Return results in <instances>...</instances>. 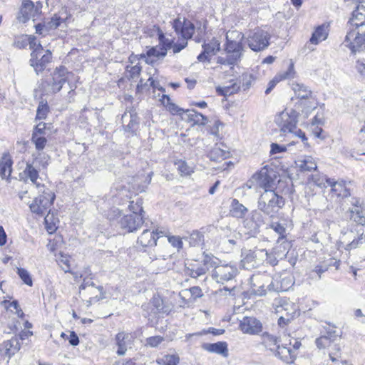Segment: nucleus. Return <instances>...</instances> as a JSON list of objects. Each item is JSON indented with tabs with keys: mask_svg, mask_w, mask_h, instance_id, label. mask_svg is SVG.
<instances>
[{
	"mask_svg": "<svg viewBox=\"0 0 365 365\" xmlns=\"http://www.w3.org/2000/svg\"><path fill=\"white\" fill-rule=\"evenodd\" d=\"M220 36L219 37H212L209 43H207V63H210L209 56L215 55L220 50Z\"/></svg>",
	"mask_w": 365,
	"mask_h": 365,
	"instance_id": "4c0bfd02",
	"label": "nucleus"
},
{
	"mask_svg": "<svg viewBox=\"0 0 365 365\" xmlns=\"http://www.w3.org/2000/svg\"><path fill=\"white\" fill-rule=\"evenodd\" d=\"M126 71L128 73L127 77L129 79H134L140 75L141 72V66L139 65H135L131 66L130 69H128V66H127Z\"/></svg>",
	"mask_w": 365,
	"mask_h": 365,
	"instance_id": "0e129e2a",
	"label": "nucleus"
},
{
	"mask_svg": "<svg viewBox=\"0 0 365 365\" xmlns=\"http://www.w3.org/2000/svg\"><path fill=\"white\" fill-rule=\"evenodd\" d=\"M364 242H365V238L362 235L360 236H356L354 233V237H353L350 243H348V247L346 250L356 248L359 244H362Z\"/></svg>",
	"mask_w": 365,
	"mask_h": 365,
	"instance_id": "69168bd1",
	"label": "nucleus"
},
{
	"mask_svg": "<svg viewBox=\"0 0 365 365\" xmlns=\"http://www.w3.org/2000/svg\"><path fill=\"white\" fill-rule=\"evenodd\" d=\"M279 339L267 332L262 335V343L271 351H274L279 345Z\"/></svg>",
	"mask_w": 365,
	"mask_h": 365,
	"instance_id": "c9c22d12",
	"label": "nucleus"
},
{
	"mask_svg": "<svg viewBox=\"0 0 365 365\" xmlns=\"http://www.w3.org/2000/svg\"><path fill=\"white\" fill-rule=\"evenodd\" d=\"M143 217L137 214L124 215L118 220V227L125 232H135L143 225Z\"/></svg>",
	"mask_w": 365,
	"mask_h": 365,
	"instance_id": "9b49d317",
	"label": "nucleus"
},
{
	"mask_svg": "<svg viewBox=\"0 0 365 365\" xmlns=\"http://www.w3.org/2000/svg\"><path fill=\"white\" fill-rule=\"evenodd\" d=\"M255 258L256 254L254 252H251V250H250L241 260L242 267L247 269L255 267L256 264Z\"/></svg>",
	"mask_w": 365,
	"mask_h": 365,
	"instance_id": "a18cd8bd",
	"label": "nucleus"
},
{
	"mask_svg": "<svg viewBox=\"0 0 365 365\" xmlns=\"http://www.w3.org/2000/svg\"><path fill=\"white\" fill-rule=\"evenodd\" d=\"M173 28L175 31L180 35L182 38V42L173 43L172 48L173 53H179L187 44V40L190 38L194 33V24L190 21H185V19L178 18L175 19L173 23Z\"/></svg>",
	"mask_w": 365,
	"mask_h": 365,
	"instance_id": "423d86ee",
	"label": "nucleus"
},
{
	"mask_svg": "<svg viewBox=\"0 0 365 365\" xmlns=\"http://www.w3.org/2000/svg\"><path fill=\"white\" fill-rule=\"evenodd\" d=\"M150 303L153 307L154 312L158 314H169L174 307L168 299H163L158 294L154 295Z\"/></svg>",
	"mask_w": 365,
	"mask_h": 365,
	"instance_id": "2eb2a0df",
	"label": "nucleus"
},
{
	"mask_svg": "<svg viewBox=\"0 0 365 365\" xmlns=\"http://www.w3.org/2000/svg\"><path fill=\"white\" fill-rule=\"evenodd\" d=\"M245 35L237 30H230L226 33V44L225 51L226 57H215L217 63L223 65H235L237 63L245 52L243 41Z\"/></svg>",
	"mask_w": 365,
	"mask_h": 365,
	"instance_id": "7ed1b4c3",
	"label": "nucleus"
},
{
	"mask_svg": "<svg viewBox=\"0 0 365 365\" xmlns=\"http://www.w3.org/2000/svg\"><path fill=\"white\" fill-rule=\"evenodd\" d=\"M265 278H267V277L261 274H253L250 277L252 294L258 296H264L266 294L264 283Z\"/></svg>",
	"mask_w": 365,
	"mask_h": 365,
	"instance_id": "aec40b11",
	"label": "nucleus"
},
{
	"mask_svg": "<svg viewBox=\"0 0 365 365\" xmlns=\"http://www.w3.org/2000/svg\"><path fill=\"white\" fill-rule=\"evenodd\" d=\"M297 168L303 172L315 170L317 168V163L311 156H304L296 162Z\"/></svg>",
	"mask_w": 365,
	"mask_h": 365,
	"instance_id": "bb28decb",
	"label": "nucleus"
},
{
	"mask_svg": "<svg viewBox=\"0 0 365 365\" xmlns=\"http://www.w3.org/2000/svg\"><path fill=\"white\" fill-rule=\"evenodd\" d=\"M267 177L265 173H260L255 174L252 179L258 180L259 186L264 188V191L258 200L259 210L267 215L272 216L279 208L282 207L284 201L283 197L277 195L273 190L268 189L269 183Z\"/></svg>",
	"mask_w": 365,
	"mask_h": 365,
	"instance_id": "f03ea898",
	"label": "nucleus"
},
{
	"mask_svg": "<svg viewBox=\"0 0 365 365\" xmlns=\"http://www.w3.org/2000/svg\"><path fill=\"white\" fill-rule=\"evenodd\" d=\"M44 222L46 230L51 234L56 230L57 224L59 222V220L55 215V213L50 210L44 217Z\"/></svg>",
	"mask_w": 365,
	"mask_h": 365,
	"instance_id": "2f4dec72",
	"label": "nucleus"
},
{
	"mask_svg": "<svg viewBox=\"0 0 365 365\" xmlns=\"http://www.w3.org/2000/svg\"><path fill=\"white\" fill-rule=\"evenodd\" d=\"M172 264L170 255H168V257L155 258L152 262V265L153 267H158V269L160 272L170 269Z\"/></svg>",
	"mask_w": 365,
	"mask_h": 365,
	"instance_id": "ea45409f",
	"label": "nucleus"
},
{
	"mask_svg": "<svg viewBox=\"0 0 365 365\" xmlns=\"http://www.w3.org/2000/svg\"><path fill=\"white\" fill-rule=\"evenodd\" d=\"M51 59L52 54L49 50H47L46 53L41 55V53H39V49L37 48L32 51L29 63L30 66L34 68L36 74L38 75L39 73L45 70L46 65L51 62Z\"/></svg>",
	"mask_w": 365,
	"mask_h": 365,
	"instance_id": "9d476101",
	"label": "nucleus"
},
{
	"mask_svg": "<svg viewBox=\"0 0 365 365\" xmlns=\"http://www.w3.org/2000/svg\"><path fill=\"white\" fill-rule=\"evenodd\" d=\"M239 327L243 333L248 334H257L262 330V324L260 321L253 317H243Z\"/></svg>",
	"mask_w": 365,
	"mask_h": 365,
	"instance_id": "4468645a",
	"label": "nucleus"
},
{
	"mask_svg": "<svg viewBox=\"0 0 365 365\" xmlns=\"http://www.w3.org/2000/svg\"><path fill=\"white\" fill-rule=\"evenodd\" d=\"M158 362L162 365H177L179 363V358L175 355H165Z\"/></svg>",
	"mask_w": 365,
	"mask_h": 365,
	"instance_id": "5fc2aeb1",
	"label": "nucleus"
},
{
	"mask_svg": "<svg viewBox=\"0 0 365 365\" xmlns=\"http://www.w3.org/2000/svg\"><path fill=\"white\" fill-rule=\"evenodd\" d=\"M17 274L26 284L32 286L33 282L31 277L26 269L24 268H17Z\"/></svg>",
	"mask_w": 365,
	"mask_h": 365,
	"instance_id": "4d7b16f0",
	"label": "nucleus"
},
{
	"mask_svg": "<svg viewBox=\"0 0 365 365\" xmlns=\"http://www.w3.org/2000/svg\"><path fill=\"white\" fill-rule=\"evenodd\" d=\"M163 100H166V108L173 115H181L182 118V119H185L184 115V112H185V110L179 108L176 104H175L174 103H173L171 101V99L170 98V97L167 95H163ZM163 102H165V101H163Z\"/></svg>",
	"mask_w": 365,
	"mask_h": 365,
	"instance_id": "79ce46f5",
	"label": "nucleus"
},
{
	"mask_svg": "<svg viewBox=\"0 0 365 365\" xmlns=\"http://www.w3.org/2000/svg\"><path fill=\"white\" fill-rule=\"evenodd\" d=\"M327 37V32L323 26H318L310 38V42L313 44H318L319 42L325 40Z\"/></svg>",
	"mask_w": 365,
	"mask_h": 365,
	"instance_id": "37998d69",
	"label": "nucleus"
},
{
	"mask_svg": "<svg viewBox=\"0 0 365 365\" xmlns=\"http://www.w3.org/2000/svg\"><path fill=\"white\" fill-rule=\"evenodd\" d=\"M231 215L236 218H244L248 212V209L237 199H232L230 205Z\"/></svg>",
	"mask_w": 365,
	"mask_h": 365,
	"instance_id": "a878e982",
	"label": "nucleus"
},
{
	"mask_svg": "<svg viewBox=\"0 0 365 365\" xmlns=\"http://www.w3.org/2000/svg\"><path fill=\"white\" fill-rule=\"evenodd\" d=\"M175 165L177 166L178 170H179V172L180 173V174L182 175H188L191 173H192V168L188 166L187 164L186 163V162H185L183 160H180L177 161L175 163Z\"/></svg>",
	"mask_w": 365,
	"mask_h": 365,
	"instance_id": "13d9d810",
	"label": "nucleus"
},
{
	"mask_svg": "<svg viewBox=\"0 0 365 365\" xmlns=\"http://www.w3.org/2000/svg\"><path fill=\"white\" fill-rule=\"evenodd\" d=\"M190 243L195 246L203 241L204 235L202 232L195 230L193 231L192 233L190 235Z\"/></svg>",
	"mask_w": 365,
	"mask_h": 365,
	"instance_id": "338daca9",
	"label": "nucleus"
},
{
	"mask_svg": "<svg viewBox=\"0 0 365 365\" xmlns=\"http://www.w3.org/2000/svg\"><path fill=\"white\" fill-rule=\"evenodd\" d=\"M38 192H41V194L34 200L30 204L29 207L33 213L43 216L47 211L51 210V208L56 198V195L54 192L48 188L38 190Z\"/></svg>",
	"mask_w": 365,
	"mask_h": 365,
	"instance_id": "0eeeda50",
	"label": "nucleus"
},
{
	"mask_svg": "<svg viewBox=\"0 0 365 365\" xmlns=\"http://www.w3.org/2000/svg\"><path fill=\"white\" fill-rule=\"evenodd\" d=\"M298 115L295 110L286 108L276 115L274 122L284 134L292 133L297 129Z\"/></svg>",
	"mask_w": 365,
	"mask_h": 365,
	"instance_id": "6e6552de",
	"label": "nucleus"
},
{
	"mask_svg": "<svg viewBox=\"0 0 365 365\" xmlns=\"http://www.w3.org/2000/svg\"><path fill=\"white\" fill-rule=\"evenodd\" d=\"M277 351V354L284 361L287 363L292 362L293 361V356H292V351L290 349V348L284 346H279L277 347V349L274 350Z\"/></svg>",
	"mask_w": 365,
	"mask_h": 365,
	"instance_id": "c03bdc74",
	"label": "nucleus"
},
{
	"mask_svg": "<svg viewBox=\"0 0 365 365\" xmlns=\"http://www.w3.org/2000/svg\"><path fill=\"white\" fill-rule=\"evenodd\" d=\"M49 127L47 126V124L43 122H40L36 126H34L32 135H36L37 136H44L46 137L48 135V131L49 130Z\"/></svg>",
	"mask_w": 365,
	"mask_h": 365,
	"instance_id": "8fccbe9b",
	"label": "nucleus"
},
{
	"mask_svg": "<svg viewBox=\"0 0 365 365\" xmlns=\"http://www.w3.org/2000/svg\"><path fill=\"white\" fill-rule=\"evenodd\" d=\"M106 216L110 221H117V223L118 224V220L123 215L118 208L112 207L108 211Z\"/></svg>",
	"mask_w": 365,
	"mask_h": 365,
	"instance_id": "680f3d73",
	"label": "nucleus"
},
{
	"mask_svg": "<svg viewBox=\"0 0 365 365\" xmlns=\"http://www.w3.org/2000/svg\"><path fill=\"white\" fill-rule=\"evenodd\" d=\"M353 237H354V232L351 230L342 232L339 242L345 250H347L348 243H350Z\"/></svg>",
	"mask_w": 365,
	"mask_h": 365,
	"instance_id": "052dcab7",
	"label": "nucleus"
},
{
	"mask_svg": "<svg viewBox=\"0 0 365 365\" xmlns=\"http://www.w3.org/2000/svg\"><path fill=\"white\" fill-rule=\"evenodd\" d=\"M46 22V27L48 29V31L56 29L63 22V19L57 15H54L52 18Z\"/></svg>",
	"mask_w": 365,
	"mask_h": 365,
	"instance_id": "603ef678",
	"label": "nucleus"
},
{
	"mask_svg": "<svg viewBox=\"0 0 365 365\" xmlns=\"http://www.w3.org/2000/svg\"><path fill=\"white\" fill-rule=\"evenodd\" d=\"M338 334L334 329H329L326 335H322L315 341L316 345L319 349H325L331 345V343L337 340Z\"/></svg>",
	"mask_w": 365,
	"mask_h": 365,
	"instance_id": "5701e85b",
	"label": "nucleus"
},
{
	"mask_svg": "<svg viewBox=\"0 0 365 365\" xmlns=\"http://www.w3.org/2000/svg\"><path fill=\"white\" fill-rule=\"evenodd\" d=\"M162 235V232H158L146 229L138 237V243L142 247H153L156 245L158 239L163 236Z\"/></svg>",
	"mask_w": 365,
	"mask_h": 365,
	"instance_id": "f3484780",
	"label": "nucleus"
},
{
	"mask_svg": "<svg viewBox=\"0 0 365 365\" xmlns=\"http://www.w3.org/2000/svg\"><path fill=\"white\" fill-rule=\"evenodd\" d=\"M205 334V330L202 329L201 331L192 334H187L185 335V341H189L194 345H200L203 349H205V343L203 340V336Z\"/></svg>",
	"mask_w": 365,
	"mask_h": 365,
	"instance_id": "f704fd0d",
	"label": "nucleus"
},
{
	"mask_svg": "<svg viewBox=\"0 0 365 365\" xmlns=\"http://www.w3.org/2000/svg\"><path fill=\"white\" fill-rule=\"evenodd\" d=\"M164 341V338L161 336H153L146 339V346L150 347H157Z\"/></svg>",
	"mask_w": 365,
	"mask_h": 365,
	"instance_id": "e2e57ef3",
	"label": "nucleus"
},
{
	"mask_svg": "<svg viewBox=\"0 0 365 365\" xmlns=\"http://www.w3.org/2000/svg\"><path fill=\"white\" fill-rule=\"evenodd\" d=\"M13 160L9 153H3L0 158V176L2 180H8L12 172Z\"/></svg>",
	"mask_w": 365,
	"mask_h": 365,
	"instance_id": "4be33fe9",
	"label": "nucleus"
},
{
	"mask_svg": "<svg viewBox=\"0 0 365 365\" xmlns=\"http://www.w3.org/2000/svg\"><path fill=\"white\" fill-rule=\"evenodd\" d=\"M327 185L331 187V192L335 193L337 196L339 195V192H342L345 187L343 183L336 182L334 179L327 180Z\"/></svg>",
	"mask_w": 365,
	"mask_h": 365,
	"instance_id": "bf43d9fd",
	"label": "nucleus"
},
{
	"mask_svg": "<svg viewBox=\"0 0 365 365\" xmlns=\"http://www.w3.org/2000/svg\"><path fill=\"white\" fill-rule=\"evenodd\" d=\"M28 38V44L29 45V47L31 49L34 51L35 49H39V53H42L43 47L42 46L38 43L36 42V38L34 36H27Z\"/></svg>",
	"mask_w": 365,
	"mask_h": 365,
	"instance_id": "774afa93",
	"label": "nucleus"
},
{
	"mask_svg": "<svg viewBox=\"0 0 365 365\" xmlns=\"http://www.w3.org/2000/svg\"><path fill=\"white\" fill-rule=\"evenodd\" d=\"M286 317H291L292 319L297 315V307L296 304L284 302L280 307H278L277 312L282 313Z\"/></svg>",
	"mask_w": 365,
	"mask_h": 365,
	"instance_id": "e433bc0d",
	"label": "nucleus"
},
{
	"mask_svg": "<svg viewBox=\"0 0 365 365\" xmlns=\"http://www.w3.org/2000/svg\"><path fill=\"white\" fill-rule=\"evenodd\" d=\"M293 91H294L296 96L298 98H299V101L308 100L312 97V92L307 88L303 84L296 83L292 85Z\"/></svg>",
	"mask_w": 365,
	"mask_h": 365,
	"instance_id": "c756f323",
	"label": "nucleus"
},
{
	"mask_svg": "<svg viewBox=\"0 0 365 365\" xmlns=\"http://www.w3.org/2000/svg\"><path fill=\"white\" fill-rule=\"evenodd\" d=\"M297 104V108H301L302 113L304 114L306 117L317 106L316 100L314 98L299 101Z\"/></svg>",
	"mask_w": 365,
	"mask_h": 365,
	"instance_id": "473e14b6",
	"label": "nucleus"
},
{
	"mask_svg": "<svg viewBox=\"0 0 365 365\" xmlns=\"http://www.w3.org/2000/svg\"><path fill=\"white\" fill-rule=\"evenodd\" d=\"M351 217L354 218V221L358 223L363 224L365 222L363 210L361 206H356V207H353L351 210Z\"/></svg>",
	"mask_w": 365,
	"mask_h": 365,
	"instance_id": "864d4df0",
	"label": "nucleus"
},
{
	"mask_svg": "<svg viewBox=\"0 0 365 365\" xmlns=\"http://www.w3.org/2000/svg\"><path fill=\"white\" fill-rule=\"evenodd\" d=\"M49 111V107L46 101H41L36 110V120L46 119L47 114Z\"/></svg>",
	"mask_w": 365,
	"mask_h": 365,
	"instance_id": "49530a36",
	"label": "nucleus"
},
{
	"mask_svg": "<svg viewBox=\"0 0 365 365\" xmlns=\"http://www.w3.org/2000/svg\"><path fill=\"white\" fill-rule=\"evenodd\" d=\"M129 210L132 212L131 214L141 215L144 213L141 200H138L136 202L130 201L129 204Z\"/></svg>",
	"mask_w": 365,
	"mask_h": 365,
	"instance_id": "6e6d98bb",
	"label": "nucleus"
},
{
	"mask_svg": "<svg viewBox=\"0 0 365 365\" xmlns=\"http://www.w3.org/2000/svg\"><path fill=\"white\" fill-rule=\"evenodd\" d=\"M270 38L268 32L257 29L247 36L246 42L251 50L258 52L269 46Z\"/></svg>",
	"mask_w": 365,
	"mask_h": 365,
	"instance_id": "1a4fd4ad",
	"label": "nucleus"
},
{
	"mask_svg": "<svg viewBox=\"0 0 365 365\" xmlns=\"http://www.w3.org/2000/svg\"><path fill=\"white\" fill-rule=\"evenodd\" d=\"M116 345L118 346L117 354L119 356L125 355L128 347H131L133 337L131 334L124 331L119 332L115 336Z\"/></svg>",
	"mask_w": 365,
	"mask_h": 365,
	"instance_id": "dca6fc26",
	"label": "nucleus"
},
{
	"mask_svg": "<svg viewBox=\"0 0 365 365\" xmlns=\"http://www.w3.org/2000/svg\"><path fill=\"white\" fill-rule=\"evenodd\" d=\"M240 88V84L236 80H232L230 84L225 86H217L216 91L220 96H227L237 93Z\"/></svg>",
	"mask_w": 365,
	"mask_h": 365,
	"instance_id": "cd10ccee",
	"label": "nucleus"
},
{
	"mask_svg": "<svg viewBox=\"0 0 365 365\" xmlns=\"http://www.w3.org/2000/svg\"><path fill=\"white\" fill-rule=\"evenodd\" d=\"M354 17L357 18L356 12L352 13V17L349 21L351 28L347 32L344 41V46L348 47L352 53L365 49V24L355 22Z\"/></svg>",
	"mask_w": 365,
	"mask_h": 365,
	"instance_id": "39448f33",
	"label": "nucleus"
},
{
	"mask_svg": "<svg viewBox=\"0 0 365 365\" xmlns=\"http://www.w3.org/2000/svg\"><path fill=\"white\" fill-rule=\"evenodd\" d=\"M31 141L35 145L36 150L38 152V154L36 157L35 160L38 162L43 168H46L48 165L49 156L40 152L45 148L48 142L47 138L44 136L31 135Z\"/></svg>",
	"mask_w": 365,
	"mask_h": 365,
	"instance_id": "ddd939ff",
	"label": "nucleus"
},
{
	"mask_svg": "<svg viewBox=\"0 0 365 365\" xmlns=\"http://www.w3.org/2000/svg\"><path fill=\"white\" fill-rule=\"evenodd\" d=\"M209 130H207V146H210L209 154L207 155L211 163H217V166H212L211 168L215 170H225L228 169L230 165H233L231 161L225 162L224 160L230 157V152L227 150V147L221 141L222 137L220 134V128L223 127V124L218 119L213 121L207 119V124H208Z\"/></svg>",
	"mask_w": 365,
	"mask_h": 365,
	"instance_id": "f257e3e1",
	"label": "nucleus"
},
{
	"mask_svg": "<svg viewBox=\"0 0 365 365\" xmlns=\"http://www.w3.org/2000/svg\"><path fill=\"white\" fill-rule=\"evenodd\" d=\"M37 13L38 9L35 8L34 3L30 0H25L22 3L18 19L19 21L25 23L31 17H34Z\"/></svg>",
	"mask_w": 365,
	"mask_h": 365,
	"instance_id": "6ab92c4d",
	"label": "nucleus"
},
{
	"mask_svg": "<svg viewBox=\"0 0 365 365\" xmlns=\"http://www.w3.org/2000/svg\"><path fill=\"white\" fill-rule=\"evenodd\" d=\"M66 81V78L63 77L57 69H56L53 72V83L51 85L53 91L54 93L59 92Z\"/></svg>",
	"mask_w": 365,
	"mask_h": 365,
	"instance_id": "a19ab883",
	"label": "nucleus"
},
{
	"mask_svg": "<svg viewBox=\"0 0 365 365\" xmlns=\"http://www.w3.org/2000/svg\"><path fill=\"white\" fill-rule=\"evenodd\" d=\"M122 123L126 132L133 133L137 129L139 123L135 110L132 108L125 111L122 115Z\"/></svg>",
	"mask_w": 365,
	"mask_h": 365,
	"instance_id": "a211bd4d",
	"label": "nucleus"
},
{
	"mask_svg": "<svg viewBox=\"0 0 365 365\" xmlns=\"http://www.w3.org/2000/svg\"><path fill=\"white\" fill-rule=\"evenodd\" d=\"M207 351L220 354L224 357L228 356L227 344L225 341L207 344Z\"/></svg>",
	"mask_w": 365,
	"mask_h": 365,
	"instance_id": "7c9ffc66",
	"label": "nucleus"
},
{
	"mask_svg": "<svg viewBox=\"0 0 365 365\" xmlns=\"http://www.w3.org/2000/svg\"><path fill=\"white\" fill-rule=\"evenodd\" d=\"M24 172L25 175L30 180V181L34 185H36V187L39 190H41L46 188L44 185L41 184L39 182H38V179L39 178L38 171L36 170V168L32 164L27 163L26 167Z\"/></svg>",
	"mask_w": 365,
	"mask_h": 365,
	"instance_id": "393cba45",
	"label": "nucleus"
},
{
	"mask_svg": "<svg viewBox=\"0 0 365 365\" xmlns=\"http://www.w3.org/2000/svg\"><path fill=\"white\" fill-rule=\"evenodd\" d=\"M262 211L252 210L250 216L243 221V225L250 233L255 234L259 232V227L264 224V217Z\"/></svg>",
	"mask_w": 365,
	"mask_h": 365,
	"instance_id": "f8f14e48",
	"label": "nucleus"
},
{
	"mask_svg": "<svg viewBox=\"0 0 365 365\" xmlns=\"http://www.w3.org/2000/svg\"><path fill=\"white\" fill-rule=\"evenodd\" d=\"M166 54L165 48H163L160 45L151 47L147 51V55L149 57L154 56L160 58L165 57Z\"/></svg>",
	"mask_w": 365,
	"mask_h": 365,
	"instance_id": "09e8293b",
	"label": "nucleus"
},
{
	"mask_svg": "<svg viewBox=\"0 0 365 365\" xmlns=\"http://www.w3.org/2000/svg\"><path fill=\"white\" fill-rule=\"evenodd\" d=\"M184 113V116L185 118V120L189 122H192L194 124L204 125V120L205 118L202 113H198L194 109L186 110Z\"/></svg>",
	"mask_w": 365,
	"mask_h": 365,
	"instance_id": "72a5a7b5",
	"label": "nucleus"
},
{
	"mask_svg": "<svg viewBox=\"0 0 365 365\" xmlns=\"http://www.w3.org/2000/svg\"><path fill=\"white\" fill-rule=\"evenodd\" d=\"M153 32L155 33L158 36L159 39V45L163 48H165V51H168V49L172 48L173 40L165 38L163 32L160 29L159 27L155 26H153Z\"/></svg>",
	"mask_w": 365,
	"mask_h": 365,
	"instance_id": "58836bf2",
	"label": "nucleus"
},
{
	"mask_svg": "<svg viewBox=\"0 0 365 365\" xmlns=\"http://www.w3.org/2000/svg\"><path fill=\"white\" fill-rule=\"evenodd\" d=\"M4 348L6 349V355L9 357L14 355L21 348L19 339L18 336H14L11 339L4 342Z\"/></svg>",
	"mask_w": 365,
	"mask_h": 365,
	"instance_id": "c85d7f7f",
	"label": "nucleus"
},
{
	"mask_svg": "<svg viewBox=\"0 0 365 365\" xmlns=\"http://www.w3.org/2000/svg\"><path fill=\"white\" fill-rule=\"evenodd\" d=\"M285 225V224L278 222H272L269 225L270 228L279 235L277 244L283 247L284 252H286L289 247V242L286 240L287 228Z\"/></svg>",
	"mask_w": 365,
	"mask_h": 365,
	"instance_id": "412c9836",
	"label": "nucleus"
},
{
	"mask_svg": "<svg viewBox=\"0 0 365 365\" xmlns=\"http://www.w3.org/2000/svg\"><path fill=\"white\" fill-rule=\"evenodd\" d=\"M252 79V74L243 73L236 79V81L240 84V87L242 86L244 90H247L250 87Z\"/></svg>",
	"mask_w": 365,
	"mask_h": 365,
	"instance_id": "de8ad7c7",
	"label": "nucleus"
},
{
	"mask_svg": "<svg viewBox=\"0 0 365 365\" xmlns=\"http://www.w3.org/2000/svg\"><path fill=\"white\" fill-rule=\"evenodd\" d=\"M207 271L212 279L217 283H224L235 278L237 268L232 264H222L218 258L213 255H207Z\"/></svg>",
	"mask_w": 365,
	"mask_h": 365,
	"instance_id": "20e7f679",
	"label": "nucleus"
},
{
	"mask_svg": "<svg viewBox=\"0 0 365 365\" xmlns=\"http://www.w3.org/2000/svg\"><path fill=\"white\" fill-rule=\"evenodd\" d=\"M327 180H331L327 176L321 174H314L311 176V180L319 187H326L327 185Z\"/></svg>",
	"mask_w": 365,
	"mask_h": 365,
	"instance_id": "3c124183",
	"label": "nucleus"
},
{
	"mask_svg": "<svg viewBox=\"0 0 365 365\" xmlns=\"http://www.w3.org/2000/svg\"><path fill=\"white\" fill-rule=\"evenodd\" d=\"M294 76V64L290 63L287 71L277 74L274 79L269 81L268 88L265 91L266 94H269L271 91L275 87L276 84L280 81L292 78Z\"/></svg>",
	"mask_w": 365,
	"mask_h": 365,
	"instance_id": "b1692460",
	"label": "nucleus"
}]
</instances>
